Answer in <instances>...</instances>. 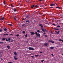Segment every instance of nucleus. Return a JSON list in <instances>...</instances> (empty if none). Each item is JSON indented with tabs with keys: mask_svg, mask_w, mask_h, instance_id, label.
Listing matches in <instances>:
<instances>
[{
	"mask_svg": "<svg viewBox=\"0 0 63 63\" xmlns=\"http://www.w3.org/2000/svg\"><path fill=\"white\" fill-rule=\"evenodd\" d=\"M35 34H36V35L37 37L38 36V37H39V38H40V34L39 33L38 34V33H37V32H35Z\"/></svg>",
	"mask_w": 63,
	"mask_h": 63,
	"instance_id": "nucleus-1",
	"label": "nucleus"
},
{
	"mask_svg": "<svg viewBox=\"0 0 63 63\" xmlns=\"http://www.w3.org/2000/svg\"><path fill=\"white\" fill-rule=\"evenodd\" d=\"M36 7V8H36L38 7V6L37 5H33L32 6H31V8H33V7Z\"/></svg>",
	"mask_w": 63,
	"mask_h": 63,
	"instance_id": "nucleus-2",
	"label": "nucleus"
},
{
	"mask_svg": "<svg viewBox=\"0 0 63 63\" xmlns=\"http://www.w3.org/2000/svg\"><path fill=\"white\" fill-rule=\"evenodd\" d=\"M28 49L29 50H34V48L32 47H29Z\"/></svg>",
	"mask_w": 63,
	"mask_h": 63,
	"instance_id": "nucleus-3",
	"label": "nucleus"
},
{
	"mask_svg": "<svg viewBox=\"0 0 63 63\" xmlns=\"http://www.w3.org/2000/svg\"><path fill=\"white\" fill-rule=\"evenodd\" d=\"M55 5V4H54L53 3H52L51 4H50V6L51 7H52V6H54V5Z\"/></svg>",
	"mask_w": 63,
	"mask_h": 63,
	"instance_id": "nucleus-4",
	"label": "nucleus"
},
{
	"mask_svg": "<svg viewBox=\"0 0 63 63\" xmlns=\"http://www.w3.org/2000/svg\"><path fill=\"white\" fill-rule=\"evenodd\" d=\"M30 33H31V35H34L35 34V33L33 32H30Z\"/></svg>",
	"mask_w": 63,
	"mask_h": 63,
	"instance_id": "nucleus-5",
	"label": "nucleus"
},
{
	"mask_svg": "<svg viewBox=\"0 0 63 63\" xmlns=\"http://www.w3.org/2000/svg\"><path fill=\"white\" fill-rule=\"evenodd\" d=\"M49 42H51V43H54V41H53V40H49Z\"/></svg>",
	"mask_w": 63,
	"mask_h": 63,
	"instance_id": "nucleus-6",
	"label": "nucleus"
},
{
	"mask_svg": "<svg viewBox=\"0 0 63 63\" xmlns=\"http://www.w3.org/2000/svg\"><path fill=\"white\" fill-rule=\"evenodd\" d=\"M55 32H56V34H59V33H60V32L58 31V32H57V31H55Z\"/></svg>",
	"mask_w": 63,
	"mask_h": 63,
	"instance_id": "nucleus-7",
	"label": "nucleus"
},
{
	"mask_svg": "<svg viewBox=\"0 0 63 63\" xmlns=\"http://www.w3.org/2000/svg\"><path fill=\"white\" fill-rule=\"evenodd\" d=\"M1 40L3 41H4L5 40V37L2 38L1 39Z\"/></svg>",
	"mask_w": 63,
	"mask_h": 63,
	"instance_id": "nucleus-8",
	"label": "nucleus"
},
{
	"mask_svg": "<svg viewBox=\"0 0 63 63\" xmlns=\"http://www.w3.org/2000/svg\"><path fill=\"white\" fill-rule=\"evenodd\" d=\"M44 45H45V46H47V45H48V43H44Z\"/></svg>",
	"mask_w": 63,
	"mask_h": 63,
	"instance_id": "nucleus-9",
	"label": "nucleus"
},
{
	"mask_svg": "<svg viewBox=\"0 0 63 63\" xmlns=\"http://www.w3.org/2000/svg\"><path fill=\"white\" fill-rule=\"evenodd\" d=\"M39 25L40 26V27H43V25H42V24H39Z\"/></svg>",
	"mask_w": 63,
	"mask_h": 63,
	"instance_id": "nucleus-10",
	"label": "nucleus"
},
{
	"mask_svg": "<svg viewBox=\"0 0 63 63\" xmlns=\"http://www.w3.org/2000/svg\"><path fill=\"white\" fill-rule=\"evenodd\" d=\"M56 8V9H58V10H60L61 9V8L58 6H57Z\"/></svg>",
	"mask_w": 63,
	"mask_h": 63,
	"instance_id": "nucleus-11",
	"label": "nucleus"
},
{
	"mask_svg": "<svg viewBox=\"0 0 63 63\" xmlns=\"http://www.w3.org/2000/svg\"><path fill=\"white\" fill-rule=\"evenodd\" d=\"M6 47L8 49H10V46H7Z\"/></svg>",
	"mask_w": 63,
	"mask_h": 63,
	"instance_id": "nucleus-12",
	"label": "nucleus"
},
{
	"mask_svg": "<svg viewBox=\"0 0 63 63\" xmlns=\"http://www.w3.org/2000/svg\"><path fill=\"white\" fill-rule=\"evenodd\" d=\"M26 18H30V16H29L28 15H27L26 16Z\"/></svg>",
	"mask_w": 63,
	"mask_h": 63,
	"instance_id": "nucleus-13",
	"label": "nucleus"
},
{
	"mask_svg": "<svg viewBox=\"0 0 63 63\" xmlns=\"http://www.w3.org/2000/svg\"><path fill=\"white\" fill-rule=\"evenodd\" d=\"M4 17H3L1 18L0 20H4Z\"/></svg>",
	"mask_w": 63,
	"mask_h": 63,
	"instance_id": "nucleus-14",
	"label": "nucleus"
},
{
	"mask_svg": "<svg viewBox=\"0 0 63 63\" xmlns=\"http://www.w3.org/2000/svg\"><path fill=\"white\" fill-rule=\"evenodd\" d=\"M42 31H43V32H46V29H43L42 30Z\"/></svg>",
	"mask_w": 63,
	"mask_h": 63,
	"instance_id": "nucleus-15",
	"label": "nucleus"
},
{
	"mask_svg": "<svg viewBox=\"0 0 63 63\" xmlns=\"http://www.w3.org/2000/svg\"><path fill=\"white\" fill-rule=\"evenodd\" d=\"M59 41H60V42H63V40H61V39H59Z\"/></svg>",
	"mask_w": 63,
	"mask_h": 63,
	"instance_id": "nucleus-16",
	"label": "nucleus"
},
{
	"mask_svg": "<svg viewBox=\"0 0 63 63\" xmlns=\"http://www.w3.org/2000/svg\"><path fill=\"white\" fill-rule=\"evenodd\" d=\"M14 11L15 12H17V11L16 10V9H14Z\"/></svg>",
	"mask_w": 63,
	"mask_h": 63,
	"instance_id": "nucleus-17",
	"label": "nucleus"
},
{
	"mask_svg": "<svg viewBox=\"0 0 63 63\" xmlns=\"http://www.w3.org/2000/svg\"><path fill=\"white\" fill-rule=\"evenodd\" d=\"M14 53L15 55H17V53H16V52H14Z\"/></svg>",
	"mask_w": 63,
	"mask_h": 63,
	"instance_id": "nucleus-18",
	"label": "nucleus"
},
{
	"mask_svg": "<svg viewBox=\"0 0 63 63\" xmlns=\"http://www.w3.org/2000/svg\"><path fill=\"white\" fill-rule=\"evenodd\" d=\"M54 48V47H50V49H53Z\"/></svg>",
	"mask_w": 63,
	"mask_h": 63,
	"instance_id": "nucleus-19",
	"label": "nucleus"
},
{
	"mask_svg": "<svg viewBox=\"0 0 63 63\" xmlns=\"http://www.w3.org/2000/svg\"><path fill=\"white\" fill-rule=\"evenodd\" d=\"M6 35H9V34H3V36H5Z\"/></svg>",
	"mask_w": 63,
	"mask_h": 63,
	"instance_id": "nucleus-20",
	"label": "nucleus"
},
{
	"mask_svg": "<svg viewBox=\"0 0 63 63\" xmlns=\"http://www.w3.org/2000/svg\"><path fill=\"white\" fill-rule=\"evenodd\" d=\"M54 29L55 30H57V31H59V29H56V28H55Z\"/></svg>",
	"mask_w": 63,
	"mask_h": 63,
	"instance_id": "nucleus-21",
	"label": "nucleus"
},
{
	"mask_svg": "<svg viewBox=\"0 0 63 63\" xmlns=\"http://www.w3.org/2000/svg\"><path fill=\"white\" fill-rule=\"evenodd\" d=\"M45 60H41V62L42 63H43V62H44V61H45Z\"/></svg>",
	"mask_w": 63,
	"mask_h": 63,
	"instance_id": "nucleus-22",
	"label": "nucleus"
},
{
	"mask_svg": "<svg viewBox=\"0 0 63 63\" xmlns=\"http://www.w3.org/2000/svg\"><path fill=\"white\" fill-rule=\"evenodd\" d=\"M3 3L4 4V5H6V2H5V1H4L3 2Z\"/></svg>",
	"mask_w": 63,
	"mask_h": 63,
	"instance_id": "nucleus-23",
	"label": "nucleus"
},
{
	"mask_svg": "<svg viewBox=\"0 0 63 63\" xmlns=\"http://www.w3.org/2000/svg\"><path fill=\"white\" fill-rule=\"evenodd\" d=\"M8 24V25H10V26H13V25L10 24Z\"/></svg>",
	"mask_w": 63,
	"mask_h": 63,
	"instance_id": "nucleus-24",
	"label": "nucleus"
},
{
	"mask_svg": "<svg viewBox=\"0 0 63 63\" xmlns=\"http://www.w3.org/2000/svg\"><path fill=\"white\" fill-rule=\"evenodd\" d=\"M7 30V29L6 28H5L4 29V31H6Z\"/></svg>",
	"mask_w": 63,
	"mask_h": 63,
	"instance_id": "nucleus-25",
	"label": "nucleus"
},
{
	"mask_svg": "<svg viewBox=\"0 0 63 63\" xmlns=\"http://www.w3.org/2000/svg\"><path fill=\"white\" fill-rule=\"evenodd\" d=\"M58 27L60 28V26L59 25H58L57 26L56 28H57Z\"/></svg>",
	"mask_w": 63,
	"mask_h": 63,
	"instance_id": "nucleus-26",
	"label": "nucleus"
},
{
	"mask_svg": "<svg viewBox=\"0 0 63 63\" xmlns=\"http://www.w3.org/2000/svg\"><path fill=\"white\" fill-rule=\"evenodd\" d=\"M6 42H9V40H8V39L7 38H6Z\"/></svg>",
	"mask_w": 63,
	"mask_h": 63,
	"instance_id": "nucleus-27",
	"label": "nucleus"
},
{
	"mask_svg": "<svg viewBox=\"0 0 63 63\" xmlns=\"http://www.w3.org/2000/svg\"><path fill=\"white\" fill-rule=\"evenodd\" d=\"M26 22H28V23H29V20H27L26 21Z\"/></svg>",
	"mask_w": 63,
	"mask_h": 63,
	"instance_id": "nucleus-28",
	"label": "nucleus"
},
{
	"mask_svg": "<svg viewBox=\"0 0 63 63\" xmlns=\"http://www.w3.org/2000/svg\"><path fill=\"white\" fill-rule=\"evenodd\" d=\"M3 53V51L0 52V54H2Z\"/></svg>",
	"mask_w": 63,
	"mask_h": 63,
	"instance_id": "nucleus-29",
	"label": "nucleus"
},
{
	"mask_svg": "<svg viewBox=\"0 0 63 63\" xmlns=\"http://www.w3.org/2000/svg\"><path fill=\"white\" fill-rule=\"evenodd\" d=\"M14 58V59L15 60H16L17 59V58H16V57H15Z\"/></svg>",
	"mask_w": 63,
	"mask_h": 63,
	"instance_id": "nucleus-30",
	"label": "nucleus"
},
{
	"mask_svg": "<svg viewBox=\"0 0 63 63\" xmlns=\"http://www.w3.org/2000/svg\"><path fill=\"white\" fill-rule=\"evenodd\" d=\"M22 32L23 34H25V31H23Z\"/></svg>",
	"mask_w": 63,
	"mask_h": 63,
	"instance_id": "nucleus-31",
	"label": "nucleus"
},
{
	"mask_svg": "<svg viewBox=\"0 0 63 63\" xmlns=\"http://www.w3.org/2000/svg\"><path fill=\"white\" fill-rule=\"evenodd\" d=\"M28 36L27 35V34H26V35H25V37H26V38L27 37V36Z\"/></svg>",
	"mask_w": 63,
	"mask_h": 63,
	"instance_id": "nucleus-32",
	"label": "nucleus"
},
{
	"mask_svg": "<svg viewBox=\"0 0 63 63\" xmlns=\"http://www.w3.org/2000/svg\"><path fill=\"white\" fill-rule=\"evenodd\" d=\"M40 32V31L39 30H37V32H38V33H39Z\"/></svg>",
	"mask_w": 63,
	"mask_h": 63,
	"instance_id": "nucleus-33",
	"label": "nucleus"
},
{
	"mask_svg": "<svg viewBox=\"0 0 63 63\" xmlns=\"http://www.w3.org/2000/svg\"><path fill=\"white\" fill-rule=\"evenodd\" d=\"M25 26V24H23L22 25V27H23V26Z\"/></svg>",
	"mask_w": 63,
	"mask_h": 63,
	"instance_id": "nucleus-34",
	"label": "nucleus"
},
{
	"mask_svg": "<svg viewBox=\"0 0 63 63\" xmlns=\"http://www.w3.org/2000/svg\"><path fill=\"white\" fill-rule=\"evenodd\" d=\"M16 37H19V34H17L16 35Z\"/></svg>",
	"mask_w": 63,
	"mask_h": 63,
	"instance_id": "nucleus-35",
	"label": "nucleus"
},
{
	"mask_svg": "<svg viewBox=\"0 0 63 63\" xmlns=\"http://www.w3.org/2000/svg\"><path fill=\"white\" fill-rule=\"evenodd\" d=\"M50 32H51V33H52L53 32V31H51V30H50Z\"/></svg>",
	"mask_w": 63,
	"mask_h": 63,
	"instance_id": "nucleus-36",
	"label": "nucleus"
},
{
	"mask_svg": "<svg viewBox=\"0 0 63 63\" xmlns=\"http://www.w3.org/2000/svg\"><path fill=\"white\" fill-rule=\"evenodd\" d=\"M44 36L45 37H47V35H44Z\"/></svg>",
	"mask_w": 63,
	"mask_h": 63,
	"instance_id": "nucleus-37",
	"label": "nucleus"
},
{
	"mask_svg": "<svg viewBox=\"0 0 63 63\" xmlns=\"http://www.w3.org/2000/svg\"><path fill=\"white\" fill-rule=\"evenodd\" d=\"M41 29L42 30H43V27H41Z\"/></svg>",
	"mask_w": 63,
	"mask_h": 63,
	"instance_id": "nucleus-38",
	"label": "nucleus"
},
{
	"mask_svg": "<svg viewBox=\"0 0 63 63\" xmlns=\"http://www.w3.org/2000/svg\"><path fill=\"white\" fill-rule=\"evenodd\" d=\"M0 44H4V42H0Z\"/></svg>",
	"mask_w": 63,
	"mask_h": 63,
	"instance_id": "nucleus-39",
	"label": "nucleus"
},
{
	"mask_svg": "<svg viewBox=\"0 0 63 63\" xmlns=\"http://www.w3.org/2000/svg\"><path fill=\"white\" fill-rule=\"evenodd\" d=\"M36 57H37L38 56H39V55H35Z\"/></svg>",
	"mask_w": 63,
	"mask_h": 63,
	"instance_id": "nucleus-40",
	"label": "nucleus"
},
{
	"mask_svg": "<svg viewBox=\"0 0 63 63\" xmlns=\"http://www.w3.org/2000/svg\"><path fill=\"white\" fill-rule=\"evenodd\" d=\"M11 7H14V6H13V4H11Z\"/></svg>",
	"mask_w": 63,
	"mask_h": 63,
	"instance_id": "nucleus-41",
	"label": "nucleus"
},
{
	"mask_svg": "<svg viewBox=\"0 0 63 63\" xmlns=\"http://www.w3.org/2000/svg\"><path fill=\"white\" fill-rule=\"evenodd\" d=\"M16 55L15 56H14V58L16 57V56L17 55Z\"/></svg>",
	"mask_w": 63,
	"mask_h": 63,
	"instance_id": "nucleus-42",
	"label": "nucleus"
},
{
	"mask_svg": "<svg viewBox=\"0 0 63 63\" xmlns=\"http://www.w3.org/2000/svg\"><path fill=\"white\" fill-rule=\"evenodd\" d=\"M8 41H10L11 40V38H9L8 39Z\"/></svg>",
	"mask_w": 63,
	"mask_h": 63,
	"instance_id": "nucleus-43",
	"label": "nucleus"
},
{
	"mask_svg": "<svg viewBox=\"0 0 63 63\" xmlns=\"http://www.w3.org/2000/svg\"><path fill=\"white\" fill-rule=\"evenodd\" d=\"M31 57H32V58H34V56H31Z\"/></svg>",
	"mask_w": 63,
	"mask_h": 63,
	"instance_id": "nucleus-44",
	"label": "nucleus"
},
{
	"mask_svg": "<svg viewBox=\"0 0 63 63\" xmlns=\"http://www.w3.org/2000/svg\"><path fill=\"white\" fill-rule=\"evenodd\" d=\"M49 8H50V9H52V8H53V7H50Z\"/></svg>",
	"mask_w": 63,
	"mask_h": 63,
	"instance_id": "nucleus-45",
	"label": "nucleus"
},
{
	"mask_svg": "<svg viewBox=\"0 0 63 63\" xmlns=\"http://www.w3.org/2000/svg\"><path fill=\"white\" fill-rule=\"evenodd\" d=\"M14 19L15 20H16V18H15V17H14Z\"/></svg>",
	"mask_w": 63,
	"mask_h": 63,
	"instance_id": "nucleus-46",
	"label": "nucleus"
},
{
	"mask_svg": "<svg viewBox=\"0 0 63 63\" xmlns=\"http://www.w3.org/2000/svg\"><path fill=\"white\" fill-rule=\"evenodd\" d=\"M2 30H0V32H2Z\"/></svg>",
	"mask_w": 63,
	"mask_h": 63,
	"instance_id": "nucleus-47",
	"label": "nucleus"
},
{
	"mask_svg": "<svg viewBox=\"0 0 63 63\" xmlns=\"http://www.w3.org/2000/svg\"><path fill=\"white\" fill-rule=\"evenodd\" d=\"M8 63H12V62H8Z\"/></svg>",
	"mask_w": 63,
	"mask_h": 63,
	"instance_id": "nucleus-48",
	"label": "nucleus"
},
{
	"mask_svg": "<svg viewBox=\"0 0 63 63\" xmlns=\"http://www.w3.org/2000/svg\"><path fill=\"white\" fill-rule=\"evenodd\" d=\"M19 4L20 6H22V5H21V4H20V3H19Z\"/></svg>",
	"mask_w": 63,
	"mask_h": 63,
	"instance_id": "nucleus-49",
	"label": "nucleus"
},
{
	"mask_svg": "<svg viewBox=\"0 0 63 63\" xmlns=\"http://www.w3.org/2000/svg\"><path fill=\"white\" fill-rule=\"evenodd\" d=\"M51 55H52V56H54V55L53 54H51Z\"/></svg>",
	"mask_w": 63,
	"mask_h": 63,
	"instance_id": "nucleus-50",
	"label": "nucleus"
},
{
	"mask_svg": "<svg viewBox=\"0 0 63 63\" xmlns=\"http://www.w3.org/2000/svg\"><path fill=\"white\" fill-rule=\"evenodd\" d=\"M40 2H42V0H39Z\"/></svg>",
	"mask_w": 63,
	"mask_h": 63,
	"instance_id": "nucleus-51",
	"label": "nucleus"
},
{
	"mask_svg": "<svg viewBox=\"0 0 63 63\" xmlns=\"http://www.w3.org/2000/svg\"><path fill=\"white\" fill-rule=\"evenodd\" d=\"M10 35H13V34L12 33L10 34Z\"/></svg>",
	"mask_w": 63,
	"mask_h": 63,
	"instance_id": "nucleus-52",
	"label": "nucleus"
},
{
	"mask_svg": "<svg viewBox=\"0 0 63 63\" xmlns=\"http://www.w3.org/2000/svg\"><path fill=\"white\" fill-rule=\"evenodd\" d=\"M53 25H55V24H53Z\"/></svg>",
	"mask_w": 63,
	"mask_h": 63,
	"instance_id": "nucleus-53",
	"label": "nucleus"
},
{
	"mask_svg": "<svg viewBox=\"0 0 63 63\" xmlns=\"http://www.w3.org/2000/svg\"><path fill=\"white\" fill-rule=\"evenodd\" d=\"M40 53H42V52H40Z\"/></svg>",
	"mask_w": 63,
	"mask_h": 63,
	"instance_id": "nucleus-54",
	"label": "nucleus"
},
{
	"mask_svg": "<svg viewBox=\"0 0 63 63\" xmlns=\"http://www.w3.org/2000/svg\"><path fill=\"white\" fill-rule=\"evenodd\" d=\"M26 43H28V41H26Z\"/></svg>",
	"mask_w": 63,
	"mask_h": 63,
	"instance_id": "nucleus-55",
	"label": "nucleus"
},
{
	"mask_svg": "<svg viewBox=\"0 0 63 63\" xmlns=\"http://www.w3.org/2000/svg\"><path fill=\"white\" fill-rule=\"evenodd\" d=\"M22 19H23V20H24V18H23Z\"/></svg>",
	"mask_w": 63,
	"mask_h": 63,
	"instance_id": "nucleus-56",
	"label": "nucleus"
},
{
	"mask_svg": "<svg viewBox=\"0 0 63 63\" xmlns=\"http://www.w3.org/2000/svg\"><path fill=\"white\" fill-rule=\"evenodd\" d=\"M8 42H9V43H11V42H10V41H8Z\"/></svg>",
	"mask_w": 63,
	"mask_h": 63,
	"instance_id": "nucleus-57",
	"label": "nucleus"
},
{
	"mask_svg": "<svg viewBox=\"0 0 63 63\" xmlns=\"http://www.w3.org/2000/svg\"><path fill=\"white\" fill-rule=\"evenodd\" d=\"M37 12V11H36V10L35 11V12Z\"/></svg>",
	"mask_w": 63,
	"mask_h": 63,
	"instance_id": "nucleus-58",
	"label": "nucleus"
},
{
	"mask_svg": "<svg viewBox=\"0 0 63 63\" xmlns=\"http://www.w3.org/2000/svg\"><path fill=\"white\" fill-rule=\"evenodd\" d=\"M44 34H45V32H44Z\"/></svg>",
	"mask_w": 63,
	"mask_h": 63,
	"instance_id": "nucleus-59",
	"label": "nucleus"
},
{
	"mask_svg": "<svg viewBox=\"0 0 63 63\" xmlns=\"http://www.w3.org/2000/svg\"><path fill=\"white\" fill-rule=\"evenodd\" d=\"M1 60H3V59L1 58Z\"/></svg>",
	"mask_w": 63,
	"mask_h": 63,
	"instance_id": "nucleus-60",
	"label": "nucleus"
},
{
	"mask_svg": "<svg viewBox=\"0 0 63 63\" xmlns=\"http://www.w3.org/2000/svg\"><path fill=\"white\" fill-rule=\"evenodd\" d=\"M0 57H2V56H0Z\"/></svg>",
	"mask_w": 63,
	"mask_h": 63,
	"instance_id": "nucleus-61",
	"label": "nucleus"
},
{
	"mask_svg": "<svg viewBox=\"0 0 63 63\" xmlns=\"http://www.w3.org/2000/svg\"><path fill=\"white\" fill-rule=\"evenodd\" d=\"M12 10H14V9H13V8H12Z\"/></svg>",
	"mask_w": 63,
	"mask_h": 63,
	"instance_id": "nucleus-62",
	"label": "nucleus"
},
{
	"mask_svg": "<svg viewBox=\"0 0 63 63\" xmlns=\"http://www.w3.org/2000/svg\"><path fill=\"white\" fill-rule=\"evenodd\" d=\"M11 42H12V41H11Z\"/></svg>",
	"mask_w": 63,
	"mask_h": 63,
	"instance_id": "nucleus-63",
	"label": "nucleus"
},
{
	"mask_svg": "<svg viewBox=\"0 0 63 63\" xmlns=\"http://www.w3.org/2000/svg\"><path fill=\"white\" fill-rule=\"evenodd\" d=\"M62 55H63V54H62Z\"/></svg>",
	"mask_w": 63,
	"mask_h": 63,
	"instance_id": "nucleus-64",
	"label": "nucleus"
}]
</instances>
